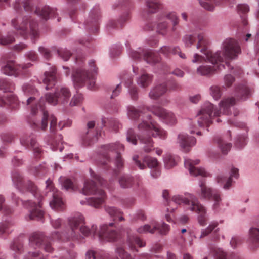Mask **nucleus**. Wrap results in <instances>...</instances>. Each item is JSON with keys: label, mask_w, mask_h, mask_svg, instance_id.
<instances>
[{"label": "nucleus", "mask_w": 259, "mask_h": 259, "mask_svg": "<svg viewBox=\"0 0 259 259\" xmlns=\"http://www.w3.org/2000/svg\"><path fill=\"white\" fill-rule=\"evenodd\" d=\"M199 42L197 48L200 49L206 58L198 54H195L192 62L202 63L206 60L212 64V65L203 64L200 65L196 70L197 74L201 76H210L213 75L218 70L225 68L226 65L230 67L229 61L236 58L241 53V49L238 43L234 39H225L222 46V51L213 53L209 49V41L205 38L203 35H198Z\"/></svg>", "instance_id": "f257e3e1"}, {"label": "nucleus", "mask_w": 259, "mask_h": 259, "mask_svg": "<svg viewBox=\"0 0 259 259\" xmlns=\"http://www.w3.org/2000/svg\"><path fill=\"white\" fill-rule=\"evenodd\" d=\"M84 219L80 213H77L68 219V224L70 230L68 232L61 236L58 232L52 234V238L53 239L65 240H75L79 238L78 227L80 226V232L85 236H97L101 241L109 242L116 241L121 237V234L116 230L111 228L114 223H110L109 224L102 225L99 231L97 230L96 225H92L91 228L84 226Z\"/></svg>", "instance_id": "f03ea898"}, {"label": "nucleus", "mask_w": 259, "mask_h": 259, "mask_svg": "<svg viewBox=\"0 0 259 259\" xmlns=\"http://www.w3.org/2000/svg\"><path fill=\"white\" fill-rule=\"evenodd\" d=\"M250 95V91L245 84H239L235 88V97L224 98L219 103V109L214 108V105L207 102L204 103L197 114V122L201 127H209L213 118L220 116L221 113L229 115L230 107L237 101L245 100Z\"/></svg>", "instance_id": "7ed1b4c3"}, {"label": "nucleus", "mask_w": 259, "mask_h": 259, "mask_svg": "<svg viewBox=\"0 0 259 259\" xmlns=\"http://www.w3.org/2000/svg\"><path fill=\"white\" fill-rule=\"evenodd\" d=\"M151 116L148 115L149 121L143 120L138 125V129L140 132L138 135L140 142L144 145L143 149L148 153L153 150V141L151 136L159 137L161 139H165L167 137V133L164 129L151 120Z\"/></svg>", "instance_id": "20e7f679"}, {"label": "nucleus", "mask_w": 259, "mask_h": 259, "mask_svg": "<svg viewBox=\"0 0 259 259\" xmlns=\"http://www.w3.org/2000/svg\"><path fill=\"white\" fill-rule=\"evenodd\" d=\"M172 204L179 205L184 204L187 209L198 214V221L200 225L204 226L207 224L208 218L206 215V208L194 195L189 194L186 197L179 195L174 196L171 201L167 202L168 211L172 212L175 209L170 207Z\"/></svg>", "instance_id": "39448f33"}, {"label": "nucleus", "mask_w": 259, "mask_h": 259, "mask_svg": "<svg viewBox=\"0 0 259 259\" xmlns=\"http://www.w3.org/2000/svg\"><path fill=\"white\" fill-rule=\"evenodd\" d=\"M37 112H39L42 115L41 121H37L35 119H32L29 122L31 127L36 130H41L45 131L48 127V121L50 122V131L54 133L56 130L57 119L53 115H49L45 110L44 101L40 100L38 105H35L31 108V113L35 115Z\"/></svg>", "instance_id": "423d86ee"}, {"label": "nucleus", "mask_w": 259, "mask_h": 259, "mask_svg": "<svg viewBox=\"0 0 259 259\" xmlns=\"http://www.w3.org/2000/svg\"><path fill=\"white\" fill-rule=\"evenodd\" d=\"M82 192L84 195H94L96 196L80 201L82 205L87 204L95 208H99L105 202L106 195L104 191L97 187L92 180H87L84 183Z\"/></svg>", "instance_id": "0eeeda50"}, {"label": "nucleus", "mask_w": 259, "mask_h": 259, "mask_svg": "<svg viewBox=\"0 0 259 259\" xmlns=\"http://www.w3.org/2000/svg\"><path fill=\"white\" fill-rule=\"evenodd\" d=\"M12 25L17 32L24 38L30 36L31 39L33 40L39 36L37 24L29 17H24L21 20L13 19Z\"/></svg>", "instance_id": "6e6552de"}, {"label": "nucleus", "mask_w": 259, "mask_h": 259, "mask_svg": "<svg viewBox=\"0 0 259 259\" xmlns=\"http://www.w3.org/2000/svg\"><path fill=\"white\" fill-rule=\"evenodd\" d=\"M89 64L91 67L90 71H87L82 69H77L73 71L72 79L76 86L80 87L85 82H87L88 88L94 90L96 89L95 80L97 73V68L95 66L94 61L90 62Z\"/></svg>", "instance_id": "1a4fd4ad"}, {"label": "nucleus", "mask_w": 259, "mask_h": 259, "mask_svg": "<svg viewBox=\"0 0 259 259\" xmlns=\"http://www.w3.org/2000/svg\"><path fill=\"white\" fill-rule=\"evenodd\" d=\"M103 149V155L105 161L103 162V164H107V162L110 161V153L116 154L115 165L117 169L114 170L115 175H117L119 172V170L123 167L124 161L122 159L120 151L124 150V146L119 143H115L104 145L102 146Z\"/></svg>", "instance_id": "9d476101"}, {"label": "nucleus", "mask_w": 259, "mask_h": 259, "mask_svg": "<svg viewBox=\"0 0 259 259\" xmlns=\"http://www.w3.org/2000/svg\"><path fill=\"white\" fill-rule=\"evenodd\" d=\"M168 21L172 23L171 31L175 32L179 23V17L175 12L165 13L159 18L157 26V32L162 35H165L169 27Z\"/></svg>", "instance_id": "9b49d317"}, {"label": "nucleus", "mask_w": 259, "mask_h": 259, "mask_svg": "<svg viewBox=\"0 0 259 259\" xmlns=\"http://www.w3.org/2000/svg\"><path fill=\"white\" fill-rule=\"evenodd\" d=\"M12 179L16 188L21 191L31 192L34 197L38 195L37 188L32 182L25 180L22 174L18 170H14L12 173Z\"/></svg>", "instance_id": "f8f14e48"}, {"label": "nucleus", "mask_w": 259, "mask_h": 259, "mask_svg": "<svg viewBox=\"0 0 259 259\" xmlns=\"http://www.w3.org/2000/svg\"><path fill=\"white\" fill-rule=\"evenodd\" d=\"M71 97L70 90L66 87L57 89L54 94L47 93L45 100L50 104L56 105L57 104H65L68 103Z\"/></svg>", "instance_id": "ddd939ff"}, {"label": "nucleus", "mask_w": 259, "mask_h": 259, "mask_svg": "<svg viewBox=\"0 0 259 259\" xmlns=\"http://www.w3.org/2000/svg\"><path fill=\"white\" fill-rule=\"evenodd\" d=\"M46 190L48 193L52 196L53 199L50 202L51 207L56 211H63L65 208V205L62 200L61 193L57 190L53 186L51 181H46Z\"/></svg>", "instance_id": "4468645a"}, {"label": "nucleus", "mask_w": 259, "mask_h": 259, "mask_svg": "<svg viewBox=\"0 0 259 259\" xmlns=\"http://www.w3.org/2000/svg\"><path fill=\"white\" fill-rule=\"evenodd\" d=\"M31 245L34 247L43 248L45 251L52 252L53 248L49 238L44 236L42 233H33L29 238Z\"/></svg>", "instance_id": "2eb2a0df"}, {"label": "nucleus", "mask_w": 259, "mask_h": 259, "mask_svg": "<svg viewBox=\"0 0 259 259\" xmlns=\"http://www.w3.org/2000/svg\"><path fill=\"white\" fill-rule=\"evenodd\" d=\"M147 109L167 124L172 125L177 122V119L174 113L160 106H153Z\"/></svg>", "instance_id": "dca6fc26"}, {"label": "nucleus", "mask_w": 259, "mask_h": 259, "mask_svg": "<svg viewBox=\"0 0 259 259\" xmlns=\"http://www.w3.org/2000/svg\"><path fill=\"white\" fill-rule=\"evenodd\" d=\"M31 64L29 63L26 64L16 65L13 61H9L2 68V72L7 75L17 76L23 73V70L29 68Z\"/></svg>", "instance_id": "f3484780"}, {"label": "nucleus", "mask_w": 259, "mask_h": 259, "mask_svg": "<svg viewBox=\"0 0 259 259\" xmlns=\"http://www.w3.org/2000/svg\"><path fill=\"white\" fill-rule=\"evenodd\" d=\"M21 144L28 149H32L36 158H40L42 151L38 146L34 135H25L20 139Z\"/></svg>", "instance_id": "a211bd4d"}, {"label": "nucleus", "mask_w": 259, "mask_h": 259, "mask_svg": "<svg viewBox=\"0 0 259 259\" xmlns=\"http://www.w3.org/2000/svg\"><path fill=\"white\" fill-rule=\"evenodd\" d=\"M130 56L133 60H138L143 58L148 63L154 64L159 61L160 58L158 55L150 50H140L139 51H133L130 53Z\"/></svg>", "instance_id": "6ab92c4d"}, {"label": "nucleus", "mask_w": 259, "mask_h": 259, "mask_svg": "<svg viewBox=\"0 0 259 259\" xmlns=\"http://www.w3.org/2000/svg\"><path fill=\"white\" fill-rule=\"evenodd\" d=\"M21 201L24 207L31 209L28 216L29 220H39L43 217L44 212L38 208V207H41L40 201L37 204L36 203L32 202L30 200Z\"/></svg>", "instance_id": "aec40b11"}, {"label": "nucleus", "mask_w": 259, "mask_h": 259, "mask_svg": "<svg viewBox=\"0 0 259 259\" xmlns=\"http://www.w3.org/2000/svg\"><path fill=\"white\" fill-rule=\"evenodd\" d=\"M138 158V155H134L133 160L135 162V164L141 170L146 168L147 166L151 169L159 166V162L155 158L146 156L143 158V162L139 160Z\"/></svg>", "instance_id": "412c9836"}, {"label": "nucleus", "mask_w": 259, "mask_h": 259, "mask_svg": "<svg viewBox=\"0 0 259 259\" xmlns=\"http://www.w3.org/2000/svg\"><path fill=\"white\" fill-rule=\"evenodd\" d=\"M100 18V13L98 7L93 8L90 14L87 22L88 29L93 33H96L98 30V22Z\"/></svg>", "instance_id": "4be33fe9"}, {"label": "nucleus", "mask_w": 259, "mask_h": 259, "mask_svg": "<svg viewBox=\"0 0 259 259\" xmlns=\"http://www.w3.org/2000/svg\"><path fill=\"white\" fill-rule=\"evenodd\" d=\"M199 160H193L190 159H185L184 165L186 168L188 169L191 175L194 176H201L207 177V174L203 168H198L195 165L199 163Z\"/></svg>", "instance_id": "5701e85b"}, {"label": "nucleus", "mask_w": 259, "mask_h": 259, "mask_svg": "<svg viewBox=\"0 0 259 259\" xmlns=\"http://www.w3.org/2000/svg\"><path fill=\"white\" fill-rule=\"evenodd\" d=\"M259 227V222L257 223ZM248 241L249 248L252 250H256L259 248V228L252 227L248 232Z\"/></svg>", "instance_id": "b1692460"}, {"label": "nucleus", "mask_w": 259, "mask_h": 259, "mask_svg": "<svg viewBox=\"0 0 259 259\" xmlns=\"http://www.w3.org/2000/svg\"><path fill=\"white\" fill-rule=\"evenodd\" d=\"M239 177L238 169L235 167L231 169L230 176L227 178L222 175H218L217 178V182L220 184H224L223 188L228 189L231 186L232 183V178L237 179Z\"/></svg>", "instance_id": "393cba45"}, {"label": "nucleus", "mask_w": 259, "mask_h": 259, "mask_svg": "<svg viewBox=\"0 0 259 259\" xmlns=\"http://www.w3.org/2000/svg\"><path fill=\"white\" fill-rule=\"evenodd\" d=\"M95 126V122L94 121H90L87 124L88 131L83 138L84 142L88 145L91 144L97 141L99 136H101V133H99L98 131L95 133L93 132L92 130Z\"/></svg>", "instance_id": "a878e982"}, {"label": "nucleus", "mask_w": 259, "mask_h": 259, "mask_svg": "<svg viewBox=\"0 0 259 259\" xmlns=\"http://www.w3.org/2000/svg\"><path fill=\"white\" fill-rule=\"evenodd\" d=\"M43 82L46 85L45 88L47 90L51 89L55 85L57 82L55 67H52L50 71L45 72Z\"/></svg>", "instance_id": "bb28decb"}, {"label": "nucleus", "mask_w": 259, "mask_h": 259, "mask_svg": "<svg viewBox=\"0 0 259 259\" xmlns=\"http://www.w3.org/2000/svg\"><path fill=\"white\" fill-rule=\"evenodd\" d=\"M178 142L181 147L186 151L189 150V148L195 144L196 139L186 134H180L178 138Z\"/></svg>", "instance_id": "cd10ccee"}, {"label": "nucleus", "mask_w": 259, "mask_h": 259, "mask_svg": "<svg viewBox=\"0 0 259 259\" xmlns=\"http://www.w3.org/2000/svg\"><path fill=\"white\" fill-rule=\"evenodd\" d=\"M167 91V84L163 83L153 87L149 93L150 98L154 100L159 99Z\"/></svg>", "instance_id": "c85d7f7f"}, {"label": "nucleus", "mask_w": 259, "mask_h": 259, "mask_svg": "<svg viewBox=\"0 0 259 259\" xmlns=\"http://www.w3.org/2000/svg\"><path fill=\"white\" fill-rule=\"evenodd\" d=\"M121 80L125 82L126 87L129 88L128 91L131 99L134 101H136L138 99V88L136 86H131L132 84L131 77L126 74L121 77Z\"/></svg>", "instance_id": "c756f323"}, {"label": "nucleus", "mask_w": 259, "mask_h": 259, "mask_svg": "<svg viewBox=\"0 0 259 259\" xmlns=\"http://www.w3.org/2000/svg\"><path fill=\"white\" fill-rule=\"evenodd\" d=\"M199 186L200 188V197L201 198L211 200L214 197V194L219 193L217 191L207 187L204 180L201 181Z\"/></svg>", "instance_id": "7c9ffc66"}, {"label": "nucleus", "mask_w": 259, "mask_h": 259, "mask_svg": "<svg viewBox=\"0 0 259 259\" xmlns=\"http://www.w3.org/2000/svg\"><path fill=\"white\" fill-rule=\"evenodd\" d=\"M56 10L50 8L49 6H45L42 8H37L35 10V13L40 16L42 19L47 20L50 18L56 17Z\"/></svg>", "instance_id": "2f4dec72"}, {"label": "nucleus", "mask_w": 259, "mask_h": 259, "mask_svg": "<svg viewBox=\"0 0 259 259\" xmlns=\"http://www.w3.org/2000/svg\"><path fill=\"white\" fill-rule=\"evenodd\" d=\"M130 13L127 12L122 15L118 21L114 20H110L107 24V28L110 30L112 28L122 27L124 23L130 19Z\"/></svg>", "instance_id": "473e14b6"}, {"label": "nucleus", "mask_w": 259, "mask_h": 259, "mask_svg": "<svg viewBox=\"0 0 259 259\" xmlns=\"http://www.w3.org/2000/svg\"><path fill=\"white\" fill-rule=\"evenodd\" d=\"M127 243L131 250L135 251H138L136 245L139 247H142L145 246L146 244L145 242L138 236L130 235H128Z\"/></svg>", "instance_id": "72a5a7b5"}, {"label": "nucleus", "mask_w": 259, "mask_h": 259, "mask_svg": "<svg viewBox=\"0 0 259 259\" xmlns=\"http://www.w3.org/2000/svg\"><path fill=\"white\" fill-rule=\"evenodd\" d=\"M144 108L139 107L138 108L134 106L130 105L127 107V115L132 120H137L143 113Z\"/></svg>", "instance_id": "f704fd0d"}, {"label": "nucleus", "mask_w": 259, "mask_h": 259, "mask_svg": "<svg viewBox=\"0 0 259 259\" xmlns=\"http://www.w3.org/2000/svg\"><path fill=\"white\" fill-rule=\"evenodd\" d=\"M59 181L62 186L68 191H75L78 189V185L75 181L66 177H60Z\"/></svg>", "instance_id": "c9c22d12"}, {"label": "nucleus", "mask_w": 259, "mask_h": 259, "mask_svg": "<svg viewBox=\"0 0 259 259\" xmlns=\"http://www.w3.org/2000/svg\"><path fill=\"white\" fill-rule=\"evenodd\" d=\"M105 211L111 217L114 218V220L118 219L119 221H122L124 220L122 216L123 213L115 207L105 206Z\"/></svg>", "instance_id": "e433bc0d"}, {"label": "nucleus", "mask_w": 259, "mask_h": 259, "mask_svg": "<svg viewBox=\"0 0 259 259\" xmlns=\"http://www.w3.org/2000/svg\"><path fill=\"white\" fill-rule=\"evenodd\" d=\"M160 52L161 53L165 55L168 56L170 54H178L179 56L182 59H185L186 55L184 53L180 51V49L179 47H169L164 46L161 48Z\"/></svg>", "instance_id": "4c0bfd02"}, {"label": "nucleus", "mask_w": 259, "mask_h": 259, "mask_svg": "<svg viewBox=\"0 0 259 259\" xmlns=\"http://www.w3.org/2000/svg\"><path fill=\"white\" fill-rule=\"evenodd\" d=\"M102 125L104 126H109L112 127L115 132L117 131L121 127V125L118 120L115 119L104 117L102 119Z\"/></svg>", "instance_id": "58836bf2"}, {"label": "nucleus", "mask_w": 259, "mask_h": 259, "mask_svg": "<svg viewBox=\"0 0 259 259\" xmlns=\"http://www.w3.org/2000/svg\"><path fill=\"white\" fill-rule=\"evenodd\" d=\"M152 76L147 73L142 74L137 79V83L142 88H147L152 82Z\"/></svg>", "instance_id": "ea45409f"}, {"label": "nucleus", "mask_w": 259, "mask_h": 259, "mask_svg": "<svg viewBox=\"0 0 259 259\" xmlns=\"http://www.w3.org/2000/svg\"><path fill=\"white\" fill-rule=\"evenodd\" d=\"M203 35V36H204L205 38L206 39L209 41L205 34H204L203 33H200L198 34H186L183 37V42L184 43L185 46L186 47H190L196 41V37H197L198 39L199 40L198 35ZM198 42H199V41ZM198 44V43H197V44Z\"/></svg>", "instance_id": "a19ab883"}, {"label": "nucleus", "mask_w": 259, "mask_h": 259, "mask_svg": "<svg viewBox=\"0 0 259 259\" xmlns=\"http://www.w3.org/2000/svg\"><path fill=\"white\" fill-rule=\"evenodd\" d=\"M32 0H23L21 2V0H15L14 4V8L16 10H18L23 6L26 11H31L32 9Z\"/></svg>", "instance_id": "79ce46f5"}, {"label": "nucleus", "mask_w": 259, "mask_h": 259, "mask_svg": "<svg viewBox=\"0 0 259 259\" xmlns=\"http://www.w3.org/2000/svg\"><path fill=\"white\" fill-rule=\"evenodd\" d=\"M213 253L215 259H242L241 257L235 254H231L227 258L226 253L220 248L214 249Z\"/></svg>", "instance_id": "37998d69"}, {"label": "nucleus", "mask_w": 259, "mask_h": 259, "mask_svg": "<svg viewBox=\"0 0 259 259\" xmlns=\"http://www.w3.org/2000/svg\"><path fill=\"white\" fill-rule=\"evenodd\" d=\"M157 227L155 224V222H152L150 224H146L142 226L139 227L137 231L139 233H150L153 234L156 231Z\"/></svg>", "instance_id": "c03bdc74"}, {"label": "nucleus", "mask_w": 259, "mask_h": 259, "mask_svg": "<svg viewBox=\"0 0 259 259\" xmlns=\"http://www.w3.org/2000/svg\"><path fill=\"white\" fill-rule=\"evenodd\" d=\"M146 6L149 13H154L156 12L161 7L160 3L155 0L146 1Z\"/></svg>", "instance_id": "a18cd8bd"}, {"label": "nucleus", "mask_w": 259, "mask_h": 259, "mask_svg": "<svg viewBox=\"0 0 259 259\" xmlns=\"http://www.w3.org/2000/svg\"><path fill=\"white\" fill-rule=\"evenodd\" d=\"M201 6L206 10L208 11H213L215 6L220 5L222 3V0H204L199 2Z\"/></svg>", "instance_id": "49530a36"}, {"label": "nucleus", "mask_w": 259, "mask_h": 259, "mask_svg": "<svg viewBox=\"0 0 259 259\" xmlns=\"http://www.w3.org/2000/svg\"><path fill=\"white\" fill-rule=\"evenodd\" d=\"M119 183L123 188H130L133 184V178L126 175H122L119 179Z\"/></svg>", "instance_id": "de8ad7c7"}, {"label": "nucleus", "mask_w": 259, "mask_h": 259, "mask_svg": "<svg viewBox=\"0 0 259 259\" xmlns=\"http://www.w3.org/2000/svg\"><path fill=\"white\" fill-rule=\"evenodd\" d=\"M179 159L178 157H175L170 154H167L164 158L165 166L166 168L170 169L175 166Z\"/></svg>", "instance_id": "09e8293b"}, {"label": "nucleus", "mask_w": 259, "mask_h": 259, "mask_svg": "<svg viewBox=\"0 0 259 259\" xmlns=\"http://www.w3.org/2000/svg\"><path fill=\"white\" fill-rule=\"evenodd\" d=\"M15 89L14 84L10 81L0 79V90L4 92H12Z\"/></svg>", "instance_id": "8fccbe9b"}, {"label": "nucleus", "mask_w": 259, "mask_h": 259, "mask_svg": "<svg viewBox=\"0 0 259 259\" xmlns=\"http://www.w3.org/2000/svg\"><path fill=\"white\" fill-rule=\"evenodd\" d=\"M218 225V223L217 222H212L210 223L209 226L205 229H203L201 231V234L200 235V238L204 237L209 234H210L213 230L214 233L217 234V233L219 231V228H217Z\"/></svg>", "instance_id": "3c124183"}, {"label": "nucleus", "mask_w": 259, "mask_h": 259, "mask_svg": "<svg viewBox=\"0 0 259 259\" xmlns=\"http://www.w3.org/2000/svg\"><path fill=\"white\" fill-rule=\"evenodd\" d=\"M215 140L223 154H226L230 150L232 145L230 143L227 142L221 138H217Z\"/></svg>", "instance_id": "603ef678"}, {"label": "nucleus", "mask_w": 259, "mask_h": 259, "mask_svg": "<svg viewBox=\"0 0 259 259\" xmlns=\"http://www.w3.org/2000/svg\"><path fill=\"white\" fill-rule=\"evenodd\" d=\"M49 144L51 145L53 150L55 151L59 147L60 151L62 149L60 147V144L62 143V136L61 135H56L55 138L51 139L48 141Z\"/></svg>", "instance_id": "864d4df0"}, {"label": "nucleus", "mask_w": 259, "mask_h": 259, "mask_svg": "<svg viewBox=\"0 0 259 259\" xmlns=\"http://www.w3.org/2000/svg\"><path fill=\"white\" fill-rule=\"evenodd\" d=\"M16 102L15 97L12 94H10L7 97H0V106H3L5 105L12 106L14 108V106L12 105L13 103Z\"/></svg>", "instance_id": "5fc2aeb1"}, {"label": "nucleus", "mask_w": 259, "mask_h": 259, "mask_svg": "<svg viewBox=\"0 0 259 259\" xmlns=\"http://www.w3.org/2000/svg\"><path fill=\"white\" fill-rule=\"evenodd\" d=\"M108 258L107 256L92 250L88 251L85 254V259H108Z\"/></svg>", "instance_id": "6e6d98bb"}, {"label": "nucleus", "mask_w": 259, "mask_h": 259, "mask_svg": "<svg viewBox=\"0 0 259 259\" xmlns=\"http://www.w3.org/2000/svg\"><path fill=\"white\" fill-rule=\"evenodd\" d=\"M210 94L216 100H219L222 96V90L220 87L212 85L210 88Z\"/></svg>", "instance_id": "4d7b16f0"}, {"label": "nucleus", "mask_w": 259, "mask_h": 259, "mask_svg": "<svg viewBox=\"0 0 259 259\" xmlns=\"http://www.w3.org/2000/svg\"><path fill=\"white\" fill-rule=\"evenodd\" d=\"M155 224L157 227V228H156V230L158 231V232L161 235H166L168 233L170 228L169 225H168L167 224L164 223L160 224L159 223H157L155 222Z\"/></svg>", "instance_id": "13d9d810"}, {"label": "nucleus", "mask_w": 259, "mask_h": 259, "mask_svg": "<svg viewBox=\"0 0 259 259\" xmlns=\"http://www.w3.org/2000/svg\"><path fill=\"white\" fill-rule=\"evenodd\" d=\"M116 252L121 259H133V257L121 246L117 247Z\"/></svg>", "instance_id": "bf43d9fd"}, {"label": "nucleus", "mask_w": 259, "mask_h": 259, "mask_svg": "<svg viewBox=\"0 0 259 259\" xmlns=\"http://www.w3.org/2000/svg\"><path fill=\"white\" fill-rule=\"evenodd\" d=\"M15 37L12 33L9 32L6 36L0 37V44L6 45L14 42Z\"/></svg>", "instance_id": "052dcab7"}, {"label": "nucleus", "mask_w": 259, "mask_h": 259, "mask_svg": "<svg viewBox=\"0 0 259 259\" xmlns=\"http://www.w3.org/2000/svg\"><path fill=\"white\" fill-rule=\"evenodd\" d=\"M10 248L15 252L18 253H20L23 248V245L22 242L19 240L17 239L14 240V242L11 244Z\"/></svg>", "instance_id": "680f3d73"}, {"label": "nucleus", "mask_w": 259, "mask_h": 259, "mask_svg": "<svg viewBox=\"0 0 259 259\" xmlns=\"http://www.w3.org/2000/svg\"><path fill=\"white\" fill-rule=\"evenodd\" d=\"M126 140L128 142L131 143L134 145L137 144V140L136 138V135L133 129L130 128L128 130L127 132Z\"/></svg>", "instance_id": "e2e57ef3"}, {"label": "nucleus", "mask_w": 259, "mask_h": 259, "mask_svg": "<svg viewBox=\"0 0 259 259\" xmlns=\"http://www.w3.org/2000/svg\"><path fill=\"white\" fill-rule=\"evenodd\" d=\"M246 137L241 135L237 137L235 143V146L239 149L242 148L246 144Z\"/></svg>", "instance_id": "0e129e2a"}, {"label": "nucleus", "mask_w": 259, "mask_h": 259, "mask_svg": "<svg viewBox=\"0 0 259 259\" xmlns=\"http://www.w3.org/2000/svg\"><path fill=\"white\" fill-rule=\"evenodd\" d=\"M22 90L26 95H35L37 91L32 85L28 84H25L22 87Z\"/></svg>", "instance_id": "69168bd1"}, {"label": "nucleus", "mask_w": 259, "mask_h": 259, "mask_svg": "<svg viewBox=\"0 0 259 259\" xmlns=\"http://www.w3.org/2000/svg\"><path fill=\"white\" fill-rule=\"evenodd\" d=\"M82 100L83 97L82 95L77 94L72 97L69 104L71 106L78 105L82 102Z\"/></svg>", "instance_id": "338daca9"}, {"label": "nucleus", "mask_w": 259, "mask_h": 259, "mask_svg": "<svg viewBox=\"0 0 259 259\" xmlns=\"http://www.w3.org/2000/svg\"><path fill=\"white\" fill-rule=\"evenodd\" d=\"M243 242L242 238L240 236L233 237L230 241V245L233 248H237Z\"/></svg>", "instance_id": "774afa93"}]
</instances>
